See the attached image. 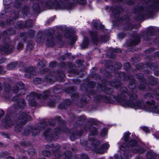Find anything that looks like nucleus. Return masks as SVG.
<instances>
[{
	"label": "nucleus",
	"mask_w": 159,
	"mask_h": 159,
	"mask_svg": "<svg viewBox=\"0 0 159 159\" xmlns=\"http://www.w3.org/2000/svg\"><path fill=\"white\" fill-rule=\"evenodd\" d=\"M127 89L126 87H121L120 90L121 93L117 97L113 95H110V103H113L116 101L120 102L121 105L124 107H129L135 109H142L145 107L144 102L138 101L134 102L132 101L126 100V97L124 93H126Z\"/></svg>",
	"instance_id": "f257e3e1"
},
{
	"label": "nucleus",
	"mask_w": 159,
	"mask_h": 159,
	"mask_svg": "<svg viewBox=\"0 0 159 159\" xmlns=\"http://www.w3.org/2000/svg\"><path fill=\"white\" fill-rule=\"evenodd\" d=\"M159 7V0H154L146 5L138 7L134 11L135 19L138 20L143 19L145 17H151L154 12L158 10Z\"/></svg>",
	"instance_id": "f03ea898"
},
{
	"label": "nucleus",
	"mask_w": 159,
	"mask_h": 159,
	"mask_svg": "<svg viewBox=\"0 0 159 159\" xmlns=\"http://www.w3.org/2000/svg\"><path fill=\"white\" fill-rule=\"evenodd\" d=\"M120 148L121 150L124 151V155L128 159L131 157V152L136 153H141L145 151L144 148L139 146L137 141L135 139L131 140L127 144H123Z\"/></svg>",
	"instance_id": "7ed1b4c3"
},
{
	"label": "nucleus",
	"mask_w": 159,
	"mask_h": 159,
	"mask_svg": "<svg viewBox=\"0 0 159 159\" xmlns=\"http://www.w3.org/2000/svg\"><path fill=\"white\" fill-rule=\"evenodd\" d=\"M154 93L152 94L149 92L146 93L144 95V98L145 99H150L153 98L156 96V98L157 100H159V88L153 91ZM155 102L154 100L151 102L147 101L146 104L148 105V111L151 112L159 114V106L155 105Z\"/></svg>",
	"instance_id": "20e7f679"
},
{
	"label": "nucleus",
	"mask_w": 159,
	"mask_h": 159,
	"mask_svg": "<svg viewBox=\"0 0 159 159\" xmlns=\"http://www.w3.org/2000/svg\"><path fill=\"white\" fill-rule=\"evenodd\" d=\"M77 1V0H56L52 4L56 9L70 10L74 7V4Z\"/></svg>",
	"instance_id": "39448f33"
},
{
	"label": "nucleus",
	"mask_w": 159,
	"mask_h": 159,
	"mask_svg": "<svg viewBox=\"0 0 159 159\" xmlns=\"http://www.w3.org/2000/svg\"><path fill=\"white\" fill-rule=\"evenodd\" d=\"M31 118L30 116L24 112H20L17 115L15 120L17 123L15 127V130L17 132L21 131L22 129V125L26 123Z\"/></svg>",
	"instance_id": "423d86ee"
},
{
	"label": "nucleus",
	"mask_w": 159,
	"mask_h": 159,
	"mask_svg": "<svg viewBox=\"0 0 159 159\" xmlns=\"http://www.w3.org/2000/svg\"><path fill=\"white\" fill-rule=\"evenodd\" d=\"M49 94L50 92L48 91H44L42 95L35 93H31L27 96L26 98L29 102V105L30 106L34 107L36 105V102L34 100V99L40 98L45 100L48 98Z\"/></svg>",
	"instance_id": "0eeeda50"
},
{
	"label": "nucleus",
	"mask_w": 159,
	"mask_h": 159,
	"mask_svg": "<svg viewBox=\"0 0 159 159\" xmlns=\"http://www.w3.org/2000/svg\"><path fill=\"white\" fill-rule=\"evenodd\" d=\"M118 75L119 77L120 78H123L124 80H130V82L128 87L131 92L136 93L137 92L138 89L135 84V80L132 76H125L124 73L123 72L119 73Z\"/></svg>",
	"instance_id": "6e6552de"
},
{
	"label": "nucleus",
	"mask_w": 159,
	"mask_h": 159,
	"mask_svg": "<svg viewBox=\"0 0 159 159\" xmlns=\"http://www.w3.org/2000/svg\"><path fill=\"white\" fill-rule=\"evenodd\" d=\"M46 126L47 124L46 122H43L39 125V127L33 129L31 127L29 126L27 129L25 130L23 134L24 136H26L29 134L30 132H31L33 136H36L39 133L41 129L44 128Z\"/></svg>",
	"instance_id": "1a4fd4ad"
},
{
	"label": "nucleus",
	"mask_w": 159,
	"mask_h": 159,
	"mask_svg": "<svg viewBox=\"0 0 159 159\" xmlns=\"http://www.w3.org/2000/svg\"><path fill=\"white\" fill-rule=\"evenodd\" d=\"M89 129H90V132L91 135L89 136V139L90 142V143L93 146H96L99 144V142L96 139H94L93 137V135L97 134V130L96 129L94 128L89 126H88L87 127H86L85 129L86 130L88 131Z\"/></svg>",
	"instance_id": "9d476101"
},
{
	"label": "nucleus",
	"mask_w": 159,
	"mask_h": 159,
	"mask_svg": "<svg viewBox=\"0 0 159 159\" xmlns=\"http://www.w3.org/2000/svg\"><path fill=\"white\" fill-rule=\"evenodd\" d=\"M14 46L10 43L5 44L4 46H0V52L2 54H7L11 52Z\"/></svg>",
	"instance_id": "9b49d317"
},
{
	"label": "nucleus",
	"mask_w": 159,
	"mask_h": 159,
	"mask_svg": "<svg viewBox=\"0 0 159 159\" xmlns=\"http://www.w3.org/2000/svg\"><path fill=\"white\" fill-rule=\"evenodd\" d=\"M155 33V31L152 27H150L148 28V31L144 32L142 34V36L144 37L145 39L147 40L148 39V38L154 35Z\"/></svg>",
	"instance_id": "f8f14e48"
},
{
	"label": "nucleus",
	"mask_w": 159,
	"mask_h": 159,
	"mask_svg": "<svg viewBox=\"0 0 159 159\" xmlns=\"http://www.w3.org/2000/svg\"><path fill=\"white\" fill-rule=\"evenodd\" d=\"M136 77L137 79H139L141 80V84H140L139 86V89L140 90H143L145 88V85L142 84L143 83L147 84L146 83V80L143 79V74L139 73L136 75Z\"/></svg>",
	"instance_id": "ddd939ff"
},
{
	"label": "nucleus",
	"mask_w": 159,
	"mask_h": 159,
	"mask_svg": "<svg viewBox=\"0 0 159 159\" xmlns=\"http://www.w3.org/2000/svg\"><path fill=\"white\" fill-rule=\"evenodd\" d=\"M52 130L49 129L44 132V135L47 139H54V134L52 133Z\"/></svg>",
	"instance_id": "4468645a"
},
{
	"label": "nucleus",
	"mask_w": 159,
	"mask_h": 159,
	"mask_svg": "<svg viewBox=\"0 0 159 159\" xmlns=\"http://www.w3.org/2000/svg\"><path fill=\"white\" fill-rule=\"evenodd\" d=\"M4 121L5 123V127L7 128H9L13 125L9 116H6L4 118Z\"/></svg>",
	"instance_id": "2eb2a0df"
},
{
	"label": "nucleus",
	"mask_w": 159,
	"mask_h": 159,
	"mask_svg": "<svg viewBox=\"0 0 159 159\" xmlns=\"http://www.w3.org/2000/svg\"><path fill=\"white\" fill-rule=\"evenodd\" d=\"M34 70L32 67H30L26 70V72L25 74V77L27 78H31L32 77L34 74Z\"/></svg>",
	"instance_id": "dca6fc26"
},
{
	"label": "nucleus",
	"mask_w": 159,
	"mask_h": 159,
	"mask_svg": "<svg viewBox=\"0 0 159 159\" xmlns=\"http://www.w3.org/2000/svg\"><path fill=\"white\" fill-rule=\"evenodd\" d=\"M24 88V85L22 82H20L18 83L14 87L13 92L15 93H16L19 90L22 89Z\"/></svg>",
	"instance_id": "f3484780"
},
{
	"label": "nucleus",
	"mask_w": 159,
	"mask_h": 159,
	"mask_svg": "<svg viewBox=\"0 0 159 159\" xmlns=\"http://www.w3.org/2000/svg\"><path fill=\"white\" fill-rule=\"evenodd\" d=\"M122 67V65L120 63L118 62L114 64V66L110 64V70L112 72L115 71L116 70L120 69Z\"/></svg>",
	"instance_id": "a211bd4d"
},
{
	"label": "nucleus",
	"mask_w": 159,
	"mask_h": 159,
	"mask_svg": "<svg viewBox=\"0 0 159 159\" xmlns=\"http://www.w3.org/2000/svg\"><path fill=\"white\" fill-rule=\"evenodd\" d=\"M148 83H147L146 81L147 84H150L152 85H154L157 83V80L156 79L152 76H150L148 77Z\"/></svg>",
	"instance_id": "6ab92c4d"
},
{
	"label": "nucleus",
	"mask_w": 159,
	"mask_h": 159,
	"mask_svg": "<svg viewBox=\"0 0 159 159\" xmlns=\"http://www.w3.org/2000/svg\"><path fill=\"white\" fill-rule=\"evenodd\" d=\"M94 26L97 29H102L104 28V26L102 25L100 22L98 20H93V21Z\"/></svg>",
	"instance_id": "aec40b11"
},
{
	"label": "nucleus",
	"mask_w": 159,
	"mask_h": 159,
	"mask_svg": "<svg viewBox=\"0 0 159 159\" xmlns=\"http://www.w3.org/2000/svg\"><path fill=\"white\" fill-rule=\"evenodd\" d=\"M140 41V36L138 35H136L134 40L131 42V45L132 46L135 45L137 44Z\"/></svg>",
	"instance_id": "412c9836"
},
{
	"label": "nucleus",
	"mask_w": 159,
	"mask_h": 159,
	"mask_svg": "<svg viewBox=\"0 0 159 159\" xmlns=\"http://www.w3.org/2000/svg\"><path fill=\"white\" fill-rule=\"evenodd\" d=\"M156 157V154L152 151H149L147 153V158L148 159H154Z\"/></svg>",
	"instance_id": "4be33fe9"
},
{
	"label": "nucleus",
	"mask_w": 159,
	"mask_h": 159,
	"mask_svg": "<svg viewBox=\"0 0 159 159\" xmlns=\"http://www.w3.org/2000/svg\"><path fill=\"white\" fill-rule=\"evenodd\" d=\"M26 103L24 100L22 99H20L18 100L17 105L20 108H23L25 106Z\"/></svg>",
	"instance_id": "5701e85b"
},
{
	"label": "nucleus",
	"mask_w": 159,
	"mask_h": 159,
	"mask_svg": "<svg viewBox=\"0 0 159 159\" xmlns=\"http://www.w3.org/2000/svg\"><path fill=\"white\" fill-rule=\"evenodd\" d=\"M146 66L149 67L151 70H155L158 66V65L156 63L152 64L151 63H147Z\"/></svg>",
	"instance_id": "b1692460"
},
{
	"label": "nucleus",
	"mask_w": 159,
	"mask_h": 159,
	"mask_svg": "<svg viewBox=\"0 0 159 159\" xmlns=\"http://www.w3.org/2000/svg\"><path fill=\"white\" fill-rule=\"evenodd\" d=\"M122 52V50L120 48H117L114 49L113 51V52L111 54V55H110V58H114L116 57V55L114 53H120Z\"/></svg>",
	"instance_id": "393cba45"
},
{
	"label": "nucleus",
	"mask_w": 159,
	"mask_h": 159,
	"mask_svg": "<svg viewBox=\"0 0 159 159\" xmlns=\"http://www.w3.org/2000/svg\"><path fill=\"white\" fill-rule=\"evenodd\" d=\"M122 11V9L120 7H118L117 9L114 10L113 11V13L114 16L115 17H117V15L119 14Z\"/></svg>",
	"instance_id": "a878e982"
},
{
	"label": "nucleus",
	"mask_w": 159,
	"mask_h": 159,
	"mask_svg": "<svg viewBox=\"0 0 159 159\" xmlns=\"http://www.w3.org/2000/svg\"><path fill=\"white\" fill-rule=\"evenodd\" d=\"M128 95L129 96V98L130 100H135L137 99L138 96L135 93H127Z\"/></svg>",
	"instance_id": "bb28decb"
},
{
	"label": "nucleus",
	"mask_w": 159,
	"mask_h": 159,
	"mask_svg": "<svg viewBox=\"0 0 159 159\" xmlns=\"http://www.w3.org/2000/svg\"><path fill=\"white\" fill-rule=\"evenodd\" d=\"M49 39L47 41V44L49 46H53L54 45V43L52 38V37H49Z\"/></svg>",
	"instance_id": "cd10ccee"
},
{
	"label": "nucleus",
	"mask_w": 159,
	"mask_h": 159,
	"mask_svg": "<svg viewBox=\"0 0 159 159\" xmlns=\"http://www.w3.org/2000/svg\"><path fill=\"white\" fill-rule=\"evenodd\" d=\"M110 84L113 87H117L120 86L121 85V83L119 81H116L111 82Z\"/></svg>",
	"instance_id": "c85d7f7f"
},
{
	"label": "nucleus",
	"mask_w": 159,
	"mask_h": 159,
	"mask_svg": "<svg viewBox=\"0 0 159 159\" xmlns=\"http://www.w3.org/2000/svg\"><path fill=\"white\" fill-rule=\"evenodd\" d=\"M131 133L129 131H127L124 134L123 138L125 142L128 141L129 139V136Z\"/></svg>",
	"instance_id": "c756f323"
},
{
	"label": "nucleus",
	"mask_w": 159,
	"mask_h": 159,
	"mask_svg": "<svg viewBox=\"0 0 159 159\" xmlns=\"http://www.w3.org/2000/svg\"><path fill=\"white\" fill-rule=\"evenodd\" d=\"M88 45V42L87 39L84 40L81 45V48L82 49H84L87 48Z\"/></svg>",
	"instance_id": "7c9ffc66"
},
{
	"label": "nucleus",
	"mask_w": 159,
	"mask_h": 159,
	"mask_svg": "<svg viewBox=\"0 0 159 159\" xmlns=\"http://www.w3.org/2000/svg\"><path fill=\"white\" fill-rule=\"evenodd\" d=\"M94 151L97 153L102 154L105 152V150L101 147L100 148L95 147Z\"/></svg>",
	"instance_id": "2f4dec72"
},
{
	"label": "nucleus",
	"mask_w": 159,
	"mask_h": 159,
	"mask_svg": "<svg viewBox=\"0 0 159 159\" xmlns=\"http://www.w3.org/2000/svg\"><path fill=\"white\" fill-rule=\"evenodd\" d=\"M46 61H43L39 62L37 65V66L39 68H41L45 66L46 65Z\"/></svg>",
	"instance_id": "473e14b6"
},
{
	"label": "nucleus",
	"mask_w": 159,
	"mask_h": 159,
	"mask_svg": "<svg viewBox=\"0 0 159 159\" xmlns=\"http://www.w3.org/2000/svg\"><path fill=\"white\" fill-rule=\"evenodd\" d=\"M16 65L17 64L16 63L13 62L7 65V68L9 70H11L15 68Z\"/></svg>",
	"instance_id": "72a5a7b5"
},
{
	"label": "nucleus",
	"mask_w": 159,
	"mask_h": 159,
	"mask_svg": "<svg viewBox=\"0 0 159 159\" xmlns=\"http://www.w3.org/2000/svg\"><path fill=\"white\" fill-rule=\"evenodd\" d=\"M71 155V152L70 151L66 152L64 154V156H65V159H68L70 158Z\"/></svg>",
	"instance_id": "f704fd0d"
},
{
	"label": "nucleus",
	"mask_w": 159,
	"mask_h": 159,
	"mask_svg": "<svg viewBox=\"0 0 159 159\" xmlns=\"http://www.w3.org/2000/svg\"><path fill=\"white\" fill-rule=\"evenodd\" d=\"M43 155L46 157H49L51 155L50 152L47 151H44L43 152Z\"/></svg>",
	"instance_id": "c9c22d12"
},
{
	"label": "nucleus",
	"mask_w": 159,
	"mask_h": 159,
	"mask_svg": "<svg viewBox=\"0 0 159 159\" xmlns=\"http://www.w3.org/2000/svg\"><path fill=\"white\" fill-rule=\"evenodd\" d=\"M145 66L142 64H139L136 66V68L139 70L142 69Z\"/></svg>",
	"instance_id": "e433bc0d"
},
{
	"label": "nucleus",
	"mask_w": 159,
	"mask_h": 159,
	"mask_svg": "<svg viewBox=\"0 0 159 159\" xmlns=\"http://www.w3.org/2000/svg\"><path fill=\"white\" fill-rule=\"evenodd\" d=\"M155 50V49L154 48H149L145 51V52L146 54L149 53L151 52H153Z\"/></svg>",
	"instance_id": "4c0bfd02"
},
{
	"label": "nucleus",
	"mask_w": 159,
	"mask_h": 159,
	"mask_svg": "<svg viewBox=\"0 0 159 159\" xmlns=\"http://www.w3.org/2000/svg\"><path fill=\"white\" fill-rule=\"evenodd\" d=\"M33 8L35 11H38L39 10V7L37 4H34L33 6Z\"/></svg>",
	"instance_id": "58836bf2"
},
{
	"label": "nucleus",
	"mask_w": 159,
	"mask_h": 159,
	"mask_svg": "<svg viewBox=\"0 0 159 159\" xmlns=\"http://www.w3.org/2000/svg\"><path fill=\"white\" fill-rule=\"evenodd\" d=\"M34 83L36 84H39L41 82L40 79L39 78H36L34 79L33 80Z\"/></svg>",
	"instance_id": "ea45409f"
},
{
	"label": "nucleus",
	"mask_w": 159,
	"mask_h": 159,
	"mask_svg": "<svg viewBox=\"0 0 159 159\" xmlns=\"http://www.w3.org/2000/svg\"><path fill=\"white\" fill-rule=\"evenodd\" d=\"M78 95L77 93H75L72 95V98L73 100H76V99H78Z\"/></svg>",
	"instance_id": "a19ab883"
},
{
	"label": "nucleus",
	"mask_w": 159,
	"mask_h": 159,
	"mask_svg": "<svg viewBox=\"0 0 159 159\" xmlns=\"http://www.w3.org/2000/svg\"><path fill=\"white\" fill-rule=\"evenodd\" d=\"M130 64L129 63L127 62L125 64L124 68L125 69L127 70L129 69L130 68Z\"/></svg>",
	"instance_id": "79ce46f5"
},
{
	"label": "nucleus",
	"mask_w": 159,
	"mask_h": 159,
	"mask_svg": "<svg viewBox=\"0 0 159 159\" xmlns=\"http://www.w3.org/2000/svg\"><path fill=\"white\" fill-rule=\"evenodd\" d=\"M126 25L127 26V27L125 28V30L128 29H132V25L131 23H127Z\"/></svg>",
	"instance_id": "37998d69"
},
{
	"label": "nucleus",
	"mask_w": 159,
	"mask_h": 159,
	"mask_svg": "<svg viewBox=\"0 0 159 159\" xmlns=\"http://www.w3.org/2000/svg\"><path fill=\"white\" fill-rule=\"evenodd\" d=\"M125 34L123 33H120L118 34V37L120 39H123L125 37Z\"/></svg>",
	"instance_id": "c03bdc74"
},
{
	"label": "nucleus",
	"mask_w": 159,
	"mask_h": 159,
	"mask_svg": "<svg viewBox=\"0 0 159 159\" xmlns=\"http://www.w3.org/2000/svg\"><path fill=\"white\" fill-rule=\"evenodd\" d=\"M29 153L31 155H34L35 154V151L34 149H32L29 152Z\"/></svg>",
	"instance_id": "a18cd8bd"
},
{
	"label": "nucleus",
	"mask_w": 159,
	"mask_h": 159,
	"mask_svg": "<svg viewBox=\"0 0 159 159\" xmlns=\"http://www.w3.org/2000/svg\"><path fill=\"white\" fill-rule=\"evenodd\" d=\"M56 62L53 61V62H52L50 63L49 64V66L50 67H53L56 66Z\"/></svg>",
	"instance_id": "49530a36"
},
{
	"label": "nucleus",
	"mask_w": 159,
	"mask_h": 159,
	"mask_svg": "<svg viewBox=\"0 0 159 159\" xmlns=\"http://www.w3.org/2000/svg\"><path fill=\"white\" fill-rule=\"evenodd\" d=\"M101 147L105 151V150L108 147V144H104L102 145Z\"/></svg>",
	"instance_id": "de8ad7c7"
},
{
	"label": "nucleus",
	"mask_w": 159,
	"mask_h": 159,
	"mask_svg": "<svg viewBox=\"0 0 159 159\" xmlns=\"http://www.w3.org/2000/svg\"><path fill=\"white\" fill-rule=\"evenodd\" d=\"M55 96L53 97V99H52L51 100V102H52V103H51L50 102L48 103V105L50 106H52L53 105V104L54 103L55 101H56V99L55 98Z\"/></svg>",
	"instance_id": "09e8293b"
},
{
	"label": "nucleus",
	"mask_w": 159,
	"mask_h": 159,
	"mask_svg": "<svg viewBox=\"0 0 159 159\" xmlns=\"http://www.w3.org/2000/svg\"><path fill=\"white\" fill-rule=\"evenodd\" d=\"M115 157L116 159H124L120 155L116 154L115 155Z\"/></svg>",
	"instance_id": "8fccbe9b"
},
{
	"label": "nucleus",
	"mask_w": 159,
	"mask_h": 159,
	"mask_svg": "<svg viewBox=\"0 0 159 159\" xmlns=\"http://www.w3.org/2000/svg\"><path fill=\"white\" fill-rule=\"evenodd\" d=\"M28 32L29 34L30 35V36L33 37L34 35V32L33 30H30Z\"/></svg>",
	"instance_id": "3c124183"
},
{
	"label": "nucleus",
	"mask_w": 159,
	"mask_h": 159,
	"mask_svg": "<svg viewBox=\"0 0 159 159\" xmlns=\"http://www.w3.org/2000/svg\"><path fill=\"white\" fill-rule=\"evenodd\" d=\"M126 2L129 5H132L134 3V2L130 0H128Z\"/></svg>",
	"instance_id": "603ef678"
},
{
	"label": "nucleus",
	"mask_w": 159,
	"mask_h": 159,
	"mask_svg": "<svg viewBox=\"0 0 159 159\" xmlns=\"http://www.w3.org/2000/svg\"><path fill=\"white\" fill-rule=\"evenodd\" d=\"M82 159H88V156L86 154H83L81 156Z\"/></svg>",
	"instance_id": "864d4df0"
},
{
	"label": "nucleus",
	"mask_w": 159,
	"mask_h": 159,
	"mask_svg": "<svg viewBox=\"0 0 159 159\" xmlns=\"http://www.w3.org/2000/svg\"><path fill=\"white\" fill-rule=\"evenodd\" d=\"M142 129L143 130L146 132H148L149 131V129L148 128L146 127H142Z\"/></svg>",
	"instance_id": "5fc2aeb1"
},
{
	"label": "nucleus",
	"mask_w": 159,
	"mask_h": 159,
	"mask_svg": "<svg viewBox=\"0 0 159 159\" xmlns=\"http://www.w3.org/2000/svg\"><path fill=\"white\" fill-rule=\"evenodd\" d=\"M114 2H120V4L122 5V4H124L125 2V0H114Z\"/></svg>",
	"instance_id": "6e6d98bb"
},
{
	"label": "nucleus",
	"mask_w": 159,
	"mask_h": 159,
	"mask_svg": "<svg viewBox=\"0 0 159 159\" xmlns=\"http://www.w3.org/2000/svg\"><path fill=\"white\" fill-rule=\"evenodd\" d=\"M31 22V21L30 20H29L28 21H27L26 22V25L27 26H29V27H30V26H32V25H31V24H30V25L29 24V23H30Z\"/></svg>",
	"instance_id": "4d7b16f0"
},
{
	"label": "nucleus",
	"mask_w": 159,
	"mask_h": 159,
	"mask_svg": "<svg viewBox=\"0 0 159 159\" xmlns=\"http://www.w3.org/2000/svg\"><path fill=\"white\" fill-rule=\"evenodd\" d=\"M80 3L81 4L84 5L86 3V1L85 0H80Z\"/></svg>",
	"instance_id": "13d9d810"
},
{
	"label": "nucleus",
	"mask_w": 159,
	"mask_h": 159,
	"mask_svg": "<svg viewBox=\"0 0 159 159\" xmlns=\"http://www.w3.org/2000/svg\"><path fill=\"white\" fill-rule=\"evenodd\" d=\"M6 60L5 58H2L0 59V64L4 62Z\"/></svg>",
	"instance_id": "bf43d9fd"
},
{
	"label": "nucleus",
	"mask_w": 159,
	"mask_h": 159,
	"mask_svg": "<svg viewBox=\"0 0 159 159\" xmlns=\"http://www.w3.org/2000/svg\"><path fill=\"white\" fill-rule=\"evenodd\" d=\"M23 45L22 43H19L18 46V49L21 48H23Z\"/></svg>",
	"instance_id": "052dcab7"
},
{
	"label": "nucleus",
	"mask_w": 159,
	"mask_h": 159,
	"mask_svg": "<svg viewBox=\"0 0 159 159\" xmlns=\"http://www.w3.org/2000/svg\"><path fill=\"white\" fill-rule=\"evenodd\" d=\"M106 134V132L105 131L102 130L101 133V135L102 136H104Z\"/></svg>",
	"instance_id": "680f3d73"
},
{
	"label": "nucleus",
	"mask_w": 159,
	"mask_h": 159,
	"mask_svg": "<svg viewBox=\"0 0 159 159\" xmlns=\"http://www.w3.org/2000/svg\"><path fill=\"white\" fill-rule=\"evenodd\" d=\"M4 114V112L3 111H1L0 112V118L2 117L3 116Z\"/></svg>",
	"instance_id": "e2e57ef3"
},
{
	"label": "nucleus",
	"mask_w": 159,
	"mask_h": 159,
	"mask_svg": "<svg viewBox=\"0 0 159 159\" xmlns=\"http://www.w3.org/2000/svg\"><path fill=\"white\" fill-rule=\"evenodd\" d=\"M154 74L156 75H159V71H155L154 72Z\"/></svg>",
	"instance_id": "0e129e2a"
},
{
	"label": "nucleus",
	"mask_w": 159,
	"mask_h": 159,
	"mask_svg": "<svg viewBox=\"0 0 159 159\" xmlns=\"http://www.w3.org/2000/svg\"><path fill=\"white\" fill-rule=\"evenodd\" d=\"M54 146L53 145H51L50 146L48 145H47L45 146V147L47 148H49L52 147H53Z\"/></svg>",
	"instance_id": "69168bd1"
},
{
	"label": "nucleus",
	"mask_w": 159,
	"mask_h": 159,
	"mask_svg": "<svg viewBox=\"0 0 159 159\" xmlns=\"http://www.w3.org/2000/svg\"><path fill=\"white\" fill-rule=\"evenodd\" d=\"M61 75H58V76H59V77H63L64 76V74L62 72L61 74Z\"/></svg>",
	"instance_id": "338daca9"
},
{
	"label": "nucleus",
	"mask_w": 159,
	"mask_h": 159,
	"mask_svg": "<svg viewBox=\"0 0 159 159\" xmlns=\"http://www.w3.org/2000/svg\"><path fill=\"white\" fill-rule=\"evenodd\" d=\"M155 55L159 57V52H155Z\"/></svg>",
	"instance_id": "774afa93"
}]
</instances>
